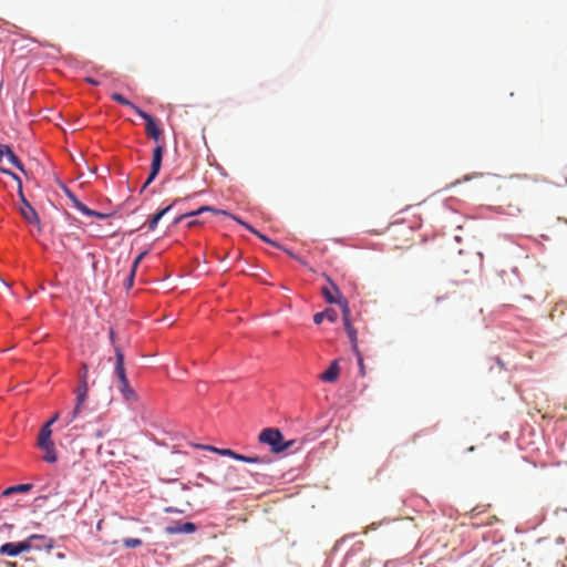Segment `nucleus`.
I'll use <instances>...</instances> for the list:
<instances>
[{
  "label": "nucleus",
  "instance_id": "39448f33",
  "mask_svg": "<svg viewBox=\"0 0 567 567\" xmlns=\"http://www.w3.org/2000/svg\"><path fill=\"white\" fill-rule=\"evenodd\" d=\"M197 449L207 450L214 453H217L219 455L229 456L237 461L246 462V463H254V464H268L270 460L268 457H260L257 455L254 456H246L243 454H238L235 451L230 449H218L212 445H195Z\"/></svg>",
  "mask_w": 567,
  "mask_h": 567
},
{
  "label": "nucleus",
  "instance_id": "f257e3e1",
  "mask_svg": "<svg viewBox=\"0 0 567 567\" xmlns=\"http://www.w3.org/2000/svg\"><path fill=\"white\" fill-rule=\"evenodd\" d=\"M52 548V539L45 536L31 535L23 542L6 543L0 547V555L14 557L31 549Z\"/></svg>",
  "mask_w": 567,
  "mask_h": 567
},
{
  "label": "nucleus",
  "instance_id": "ea45409f",
  "mask_svg": "<svg viewBox=\"0 0 567 567\" xmlns=\"http://www.w3.org/2000/svg\"><path fill=\"white\" fill-rule=\"evenodd\" d=\"M34 544L35 545H43V542L42 540H35Z\"/></svg>",
  "mask_w": 567,
  "mask_h": 567
},
{
  "label": "nucleus",
  "instance_id": "20e7f679",
  "mask_svg": "<svg viewBox=\"0 0 567 567\" xmlns=\"http://www.w3.org/2000/svg\"><path fill=\"white\" fill-rule=\"evenodd\" d=\"M75 401L72 411H70L65 416V424L70 425L80 419L84 412L86 411V401L89 396V389H84L83 386H76L75 391Z\"/></svg>",
  "mask_w": 567,
  "mask_h": 567
},
{
  "label": "nucleus",
  "instance_id": "a19ab883",
  "mask_svg": "<svg viewBox=\"0 0 567 567\" xmlns=\"http://www.w3.org/2000/svg\"><path fill=\"white\" fill-rule=\"evenodd\" d=\"M229 256V252H226V255L224 257L220 258V260H224L225 258H227Z\"/></svg>",
  "mask_w": 567,
  "mask_h": 567
},
{
  "label": "nucleus",
  "instance_id": "e433bc0d",
  "mask_svg": "<svg viewBox=\"0 0 567 567\" xmlns=\"http://www.w3.org/2000/svg\"><path fill=\"white\" fill-rule=\"evenodd\" d=\"M18 193H19V197H20V199H21V200H22L23 198H25V197H24V194H23V190H22V185H20V186L18 187Z\"/></svg>",
  "mask_w": 567,
  "mask_h": 567
},
{
  "label": "nucleus",
  "instance_id": "c9c22d12",
  "mask_svg": "<svg viewBox=\"0 0 567 567\" xmlns=\"http://www.w3.org/2000/svg\"><path fill=\"white\" fill-rule=\"evenodd\" d=\"M85 81L92 85H99V82L92 78H86Z\"/></svg>",
  "mask_w": 567,
  "mask_h": 567
},
{
  "label": "nucleus",
  "instance_id": "aec40b11",
  "mask_svg": "<svg viewBox=\"0 0 567 567\" xmlns=\"http://www.w3.org/2000/svg\"><path fill=\"white\" fill-rule=\"evenodd\" d=\"M7 158L8 161L14 166L17 167L20 172H22L23 174L27 175V172H25V168H24V165L22 164V162L18 158V156L12 152V150H7Z\"/></svg>",
  "mask_w": 567,
  "mask_h": 567
},
{
  "label": "nucleus",
  "instance_id": "9d476101",
  "mask_svg": "<svg viewBox=\"0 0 567 567\" xmlns=\"http://www.w3.org/2000/svg\"><path fill=\"white\" fill-rule=\"evenodd\" d=\"M340 374L339 361L333 360L329 368L320 374V380L328 383H333L338 380Z\"/></svg>",
  "mask_w": 567,
  "mask_h": 567
},
{
  "label": "nucleus",
  "instance_id": "2f4dec72",
  "mask_svg": "<svg viewBox=\"0 0 567 567\" xmlns=\"http://www.w3.org/2000/svg\"><path fill=\"white\" fill-rule=\"evenodd\" d=\"M257 236H258L261 240H264V241H266V243H269V244H271V245H274V246H276V247H279V246H278V244H276L275 241L270 240V239H269L268 237H266L265 235H262V234L258 233V234H257Z\"/></svg>",
  "mask_w": 567,
  "mask_h": 567
},
{
  "label": "nucleus",
  "instance_id": "ddd939ff",
  "mask_svg": "<svg viewBox=\"0 0 567 567\" xmlns=\"http://www.w3.org/2000/svg\"><path fill=\"white\" fill-rule=\"evenodd\" d=\"M20 213L25 219V221H28L31 225H35L39 231L41 230L39 215L31 205H27V208H20Z\"/></svg>",
  "mask_w": 567,
  "mask_h": 567
},
{
  "label": "nucleus",
  "instance_id": "c756f323",
  "mask_svg": "<svg viewBox=\"0 0 567 567\" xmlns=\"http://www.w3.org/2000/svg\"><path fill=\"white\" fill-rule=\"evenodd\" d=\"M324 319V315H323V311L322 312H318L313 316V321L316 324H320Z\"/></svg>",
  "mask_w": 567,
  "mask_h": 567
},
{
  "label": "nucleus",
  "instance_id": "6e6552de",
  "mask_svg": "<svg viewBox=\"0 0 567 567\" xmlns=\"http://www.w3.org/2000/svg\"><path fill=\"white\" fill-rule=\"evenodd\" d=\"M137 115L141 116L145 122V131L147 136L153 138L155 142L159 140V136L162 134L161 128L156 125L154 118L143 110H137Z\"/></svg>",
  "mask_w": 567,
  "mask_h": 567
},
{
  "label": "nucleus",
  "instance_id": "4c0bfd02",
  "mask_svg": "<svg viewBox=\"0 0 567 567\" xmlns=\"http://www.w3.org/2000/svg\"><path fill=\"white\" fill-rule=\"evenodd\" d=\"M21 204H22V205H21V207H20V208H27V205H30V203L27 200V198H23V199L21 200Z\"/></svg>",
  "mask_w": 567,
  "mask_h": 567
},
{
  "label": "nucleus",
  "instance_id": "a878e982",
  "mask_svg": "<svg viewBox=\"0 0 567 567\" xmlns=\"http://www.w3.org/2000/svg\"><path fill=\"white\" fill-rule=\"evenodd\" d=\"M0 172L6 174V175L11 176L17 182L18 187L20 185H22L21 178L16 173H13L12 171L3 168V167L0 166Z\"/></svg>",
  "mask_w": 567,
  "mask_h": 567
},
{
  "label": "nucleus",
  "instance_id": "5701e85b",
  "mask_svg": "<svg viewBox=\"0 0 567 567\" xmlns=\"http://www.w3.org/2000/svg\"><path fill=\"white\" fill-rule=\"evenodd\" d=\"M75 208H76L80 213H82V214H84V215H86V216H93V214H95V210L90 209L87 206H85V205H84L82 202H80V200H75Z\"/></svg>",
  "mask_w": 567,
  "mask_h": 567
},
{
  "label": "nucleus",
  "instance_id": "58836bf2",
  "mask_svg": "<svg viewBox=\"0 0 567 567\" xmlns=\"http://www.w3.org/2000/svg\"><path fill=\"white\" fill-rule=\"evenodd\" d=\"M197 224H198V220L194 219V220H190L187 225H188L189 227H192V226H195V225H197Z\"/></svg>",
  "mask_w": 567,
  "mask_h": 567
},
{
  "label": "nucleus",
  "instance_id": "393cba45",
  "mask_svg": "<svg viewBox=\"0 0 567 567\" xmlns=\"http://www.w3.org/2000/svg\"><path fill=\"white\" fill-rule=\"evenodd\" d=\"M323 315H324V319H327L331 322H336L338 319V313L334 309H326L323 311Z\"/></svg>",
  "mask_w": 567,
  "mask_h": 567
},
{
  "label": "nucleus",
  "instance_id": "473e14b6",
  "mask_svg": "<svg viewBox=\"0 0 567 567\" xmlns=\"http://www.w3.org/2000/svg\"><path fill=\"white\" fill-rule=\"evenodd\" d=\"M94 217H97L100 219H104V218H107L109 215L107 214H103V213H99V212H95V214H93Z\"/></svg>",
  "mask_w": 567,
  "mask_h": 567
},
{
  "label": "nucleus",
  "instance_id": "bb28decb",
  "mask_svg": "<svg viewBox=\"0 0 567 567\" xmlns=\"http://www.w3.org/2000/svg\"><path fill=\"white\" fill-rule=\"evenodd\" d=\"M147 252L146 251H142L136 258L135 260L133 261V265H132V269H134V271L136 272V268L138 266V264L143 260V258L145 257Z\"/></svg>",
  "mask_w": 567,
  "mask_h": 567
},
{
  "label": "nucleus",
  "instance_id": "423d86ee",
  "mask_svg": "<svg viewBox=\"0 0 567 567\" xmlns=\"http://www.w3.org/2000/svg\"><path fill=\"white\" fill-rule=\"evenodd\" d=\"M204 212H212V213H215V214H224V215H227L229 217H231L234 220H236L237 223H239L240 225H243L247 230H249L250 233L255 234L257 236V234L259 231H257L251 225L247 224L246 221L241 220L239 217L237 216H234L229 213H227L226 210H219V209H215L214 207L212 206H202L199 207L197 210H193V212H189V213H186V214H183L181 216H178L175 220H174V224H179L183 219L187 218V217H194V216H198L200 215L202 213Z\"/></svg>",
  "mask_w": 567,
  "mask_h": 567
},
{
  "label": "nucleus",
  "instance_id": "f8f14e48",
  "mask_svg": "<svg viewBox=\"0 0 567 567\" xmlns=\"http://www.w3.org/2000/svg\"><path fill=\"white\" fill-rule=\"evenodd\" d=\"M118 381H120V388L118 389H120L123 398L126 401H130V402L137 401V394L133 390V388L130 385L127 377H124V379H118Z\"/></svg>",
  "mask_w": 567,
  "mask_h": 567
},
{
  "label": "nucleus",
  "instance_id": "7ed1b4c3",
  "mask_svg": "<svg viewBox=\"0 0 567 567\" xmlns=\"http://www.w3.org/2000/svg\"><path fill=\"white\" fill-rule=\"evenodd\" d=\"M258 440L262 444H267L275 453H280L288 450L292 442H285L282 433L275 427H268L259 433Z\"/></svg>",
  "mask_w": 567,
  "mask_h": 567
},
{
  "label": "nucleus",
  "instance_id": "7c9ffc66",
  "mask_svg": "<svg viewBox=\"0 0 567 567\" xmlns=\"http://www.w3.org/2000/svg\"><path fill=\"white\" fill-rule=\"evenodd\" d=\"M60 417V413H55L47 423L45 425L52 426Z\"/></svg>",
  "mask_w": 567,
  "mask_h": 567
},
{
  "label": "nucleus",
  "instance_id": "dca6fc26",
  "mask_svg": "<svg viewBox=\"0 0 567 567\" xmlns=\"http://www.w3.org/2000/svg\"><path fill=\"white\" fill-rule=\"evenodd\" d=\"M44 452L43 460L48 463H55L58 460L54 443L39 446Z\"/></svg>",
  "mask_w": 567,
  "mask_h": 567
},
{
  "label": "nucleus",
  "instance_id": "1a4fd4ad",
  "mask_svg": "<svg viewBox=\"0 0 567 567\" xmlns=\"http://www.w3.org/2000/svg\"><path fill=\"white\" fill-rule=\"evenodd\" d=\"M196 530V525L190 522L181 523L176 522L165 528L166 534H190Z\"/></svg>",
  "mask_w": 567,
  "mask_h": 567
},
{
  "label": "nucleus",
  "instance_id": "f3484780",
  "mask_svg": "<svg viewBox=\"0 0 567 567\" xmlns=\"http://www.w3.org/2000/svg\"><path fill=\"white\" fill-rule=\"evenodd\" d=\"M32 489V484H19L10 486L2 492V496H9L14 493H25Z\"/></svg>",
  "mask_w": 567,
  "mask_h": 567
},
{
  "label": "nucleus",
  "instance_id": "0eeeda50",
  "mask_svg": "<svg viewBox=\"0 0 567 567\" xmlns=\"http://www.w3.org/2000/svg\"><path fill=\"white\" fill-rule=\"evenodd\" d=\"M164 154V147L162 145H157L153 151L152 164L150 175L143 186V188L147 187L158 175L162 166V159Z\"/></svg>",
  "mask_w": 567,
  "mask_h": 567
},
{
  "label": "nucleus",
  "instance_id": "4be33fe9",
  "mask_svg": "<svg viewBox=\"0 0 567 567\" xmlns=\"http://www.w3.org/2000/svg\"><path fill=\"white\" fill-rule=\"evenodd\" d=\"M75 208H76L80 213H82V214H84V215H86V216H93V214H95V210L90 209L87 206H85V205H84L82 202H80V200H75Z\"/></svg>",
  "mask_w": 567,
  "mask_h": 567
},
{
  "label": "nucleus",
  "instance_id": "9b49d317",
  "mask_svg": "<svg viewBox=\"0 0 567 567\" xmlns=\"http://www.w3.org/2000/svg\"><path fill=\"white\" fill-rule=\"evenodd\" d=\"M114 353H115L114 372H115L117 379H124V377H126V371L124 368V353L118 346H114Z\"/></svg>",
  "mask_w": 567,
  "mask_h": 567
},
{
  "label": "nucleus",
  "instance_id": "cd10ccee",
  "mask_svg": "<svg viewBox=\"0 0 567 567\" xmlns=\"http://www.w3.org/2000/svg\"><path fill=\"white\" fill-rule=\"evenodd\" d=\"M7 150H10V146L0 143V162L7 157Z\"/></svg>",
  "mask_w": 567,
  "mask_h": 567
},
{
  "label": "nucleus",
  "instance_id": "412c9836",
  "mask_svg": "<svg viewBox=\"0 0 567 567\" xmlns=\"http://www.w3.org/2000/svg\"><path fill=\"white\" fill-rule=\"evenodd\" d=\"M87 373H89L87 364L86 363H82L78 386H83L84 385V389H89Z\"/></svg>",
  "mask_w": 567,
  "mask_h": 567
},
{
  "label": "nucleus",
  "instance_id": "b1692460",
  "mask_svg": "<svg viewBox=\"0 0 567 567\" xmlns=\"http://www.w3.org/2000/svg\"><path fill=\"white\" fill-rule=\"evenodd\" d=\"M143 544V542L140 538H124L123 545L126 548H136L140 547Z\"/></svg>",
  "mask_w": 567,
  "mask_h": 567
},
{
  "label": "nucleus",
  "instance_id": "a211bd4d",
  "mask_svg": "<svg viewBox=\"0 0 567 567\" xmlns=\"http://www.w3.org/2000/svg\"><path fill=\"white\" fill-rule=\"evenodd\" d=\"M172 208V205L163 208L162 210H159L158 213H156L155 215H153L150 219H148V229L150 230H154L158 224V221L162 219V217L168 213V210Z\"/></svg>",
  "mask_w": 567,
  "mask_h": 567
},
{
  "label": "nucleus",
  "instance_id": "72a5a7b5",
  "mask_svg": "<svg viewBox=\"0 0 567 567\" xmlns=\"http://www.w3.org/2000/svg\"><path fill=\"white\" fill-rule=\"evenodd\" d=\"M109 334H110V340H111V342H112L114 346H116V344H115V332H114V330H113V329H111Z\"/></svg>",
  "mask_w": 567,
  "mask_h": 567
},
{
  "label": "nucleus",
  "instance_id": "6ab92c4d",
  "mask_svg": "<svg viewBox=\"0 0 567 567\" xmlns=\"http://www.w3.org/2000/svg\"><path fill=\"white\" fill-rule=\"evenodd\" d=\"M111 97H112L113 101H115V102H117V103H120L122 105L131 107L136 114H137V110H141L137 105H135L134 103L128 101L126 97H124L120 93H113L111 95Z\"/></svg>",
  "mask_w": 567,
  "mask_h": 567
},
{
  "label": "nucleus",
  "instance_id": "f03ea898",
  "mask_svg": "<svg viewBox=\"0 0 567 567\" xmlns=\"http://www.w3.org/2000/svg\"><path fill=\"white\" fill-rule=\"evenodd\" d=\"M329 287H322L321 292L327 302L337 303L341 307L342 319L347 336L354 337V327L351 323V311L348 300L342 296L340 289L329 279Z\"/></svg>",
  "mask_w": 567,
  "mask_h": 567
},
{
  "label": "nucleus",
  "instance_id": "4468645a",
  "mask_svg": "<svg viewBox=\"0 0 567 567\" xmlns=\"http://www.w3.org/2000/svg\"><path fill=\"white\" fill-rule=\"evenodd\" d=\"M348 338H349V340L351 342L352 351L357 355L358 364H359V368H360V373H361V375H364L365 374V367H364V363H363L362 354H361V352L359 350V347H358V333H357V330L354 329V337L353 338L351 336H348Z\"/></svg>",
  "mask_w": 567,
  "mask_h": 567
},
{
  "label": "nucleus",
  "instance_id": "c85d7f7f",
  "mask_svg": "<svg viewBox=\"0 0 567 567\" xmlns=\"http://www.w3.org/2000/svg\"><path fill=\"white\" fill-rule=\"evenodd\" d=\"M134 276H135V271H134V269H131L130 275H128V277H127V279H126V284H125V285H126V287H128V288H130V287H132V286H133Z\"/></svg>",
  "mask_w": 567,
  "mask_h": 567
},
{
  "label": "nucleus",
  "instance_id": "2eb2a0df",
  "mask_svg": "<svg viewBox=\"0 0 567 567\" xmlns=\"http://www.w3.org/2000/svg\"><path fill=\"white\" fill-rule=\"evenodd\" d=\"M51 435H52L51 427L44 424L41 427L40 433L38 435V446H43V445H47V444L54 443L52 441V439H51Z\"/></svg>",
  "mask_w": 567,
  "mask_h": 567
},
{
  "label": "nucleus",
  "instance_id": "f704fd0d",
  "mask_svg": "<svg viewBox=\"0 0 567 567\" xmlns=\"http://www.w3.org/2000/svg\"><path fill=\"white\" fill-rule=\"evenodd\" d=\"M68 196L72 200L73 206L75 207V200H79V199L69 190H68Z\"/></svg>",
  "mask_w": 567,
  "mask_h": 567
}]
</instances>
